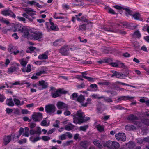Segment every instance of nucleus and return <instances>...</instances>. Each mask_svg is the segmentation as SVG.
<instances>
[{
	"mask_svg": "<svg viewBox=\"0 0 149 149\" xmlns=\"http://www.w3.org/2000/svg\"><path fill=\"white\" fill-rule=\"evenodd\" d=\"M71 115L73 117V122L75 124L81 125L90 119L89 117H85L84 113L81 110L78 111L76 113L72 114Z\"/></svg>",
	"mask_w": 149,
	"mask_h": 149,
	"instance_id": "obj_1",
	"label": "nucleus"
},
{
	"mask_svg": "<svg viewBox=\"0 0 149 149\" xmlns=\"http://www.w3.org/2000/svg\"><path fill=\"white\" fill-rule=\"evenodd\" d=\"M45 109L47 114L50 115H54L56 108L54 105L51 104L46 105Z\"/></svg>",
	"mask_w": 149,
	"mask_h": 149,
	"instance_id": "obj_2",
	"label": "nucleus"
},
{
	"mask_svg": "<svg viewBox=\"0 0 149 149\" xmlns=\"http://www.w3.org/2000/svg\"><path fill=\"white\" fill-rule=\"evenodd\" d=\"M30 38L33 40H39L42 36V34L41 32H36L31 33Z\"/></svg>",
	"mask_w": 149,
	"mask_h": 149,
	"instance_id": "obj_3",
	"label": "nucleus"
},
{
	"mask_svg": "<svg viewBox=\"0 0 149 149\" xmlns=\"http://www.w3.org/2000/svg\"><path fill=\"white\" fill-rule=\"evenodd\" d=\"M70 50H72V48L67 45L61 47L59 50V52L63 55L68 56L69 54Z\"/></svg>",
	"mask_w": 149,
	"mask_h": 149,
	"instance_id": "obj_4",
	"label": "nucleus"
},
{
	"mask_svg": "<svg viewBox=\"0 0 149 149\" xmlns=\"http://www.w3.org/2000/svg\"><path fill=\"white\" fill-rule=\"evenodd\" d=\"M38 89L40 90H42L47 88L48 86L47 82H45L44 80L40 81L38 83Z\"/></svg>",
	"mask_w": 149,
	"mask_h": 149,
	"instance_id": "obj_5",
	"label": "nucleus"
},
{
	"mask_svg": "<svg viewBox=\"0 0 149 149\" xmlns=\"http://www.w3.org/2000/svg\"><path fill=\"white\" fill-rule=\"evenodd\" d=\"M115 137L118 141H125L126 139V136L124 133H118L115 135Z\"/></svg>",
	"mask_w": 149,
	"mask_h": 149,
	"instance_id": "obj_6",
	"label": "nucleus"
},
{
	"mask_svg": "<svg viewBox=\"0 0 149 149\" xmlns=\"http://www.w3.org/2000/svg\"><path fill=\"white\" fill-rule=\"evenodd\" d=\"M32 118L35 122H39L43 118L42 113L40 112L36 113L32 115Z\"/></svg>",
	"mask_w": 149,
	"mask_h": 149,
	"instance_id": "obj_7",
	"label": "nucleus"
},
{
	"mask_svg": "<svg viewBox=\"0 0 149 149\" xmlns=\"http://www.w3.org/2000/svg\"><path fill=\"white\" fill-rule=\"evenodd\" d=\"M41 133V129L39 127H37L36 130L33 129H31L29 130V134L31 135H34L35 134H36L37 135L39 136Z\"/></svg>",
	"mask_w": 149,
	"mask_h": 149,
	"instance_id": "obj_8",
	"label": "nucleus"
},
{
	"mask_svg": "<svg viewBox=\"0 0 149 149\" xmlns=\"http://www.w3.org/2000/svg\"><path fill=\"white\" fill-rule=\"evenodd\" d=\"M127 119L132 123H134L135 122L136 120H138L139 118L135 115L130 114L127 116Z\"/></svg>",
	"mask_w": 149,
	"mask_h": 149,
	"instance_id": "obj_9",
	"label": "nucleus"
},
{
	"mask_svg": "<svg viewBox=\"0 0 149 149\" xmlns=\"http://www.w3.org/2000/svg\"><path fill=\"white\" fill-rule=\"evenodd\" d=\"M134 98V97L129 95L123 96L118 98L117 100L118 102L120 101L121 100H124L125 101L127 100L130 101L131 100H133Z\"/></svg>",
	"mask_w": 149,
	"mask_h": 149,
	"instance_id": "obj_10",
	"label": "nucleus"
},
{
	"mask_svg": "<svg viewBox=\"0 0 149 149\" xmlns=\"http://www.w3.org/2000/svg\"><path fill=\"white\" fill-rule=\"evenodd\" d=\"M48 53V51H46L44 53L40 54L38 57V59L40 60L47 59Z\"/></svg>",
	"mask_w": 149,
	"mask_h": 149,
	"instance_id": "obj_11",
	"label": "nucleus"
},
{
	"mask_svg": "<svg viewBox=\"0 0 149 149\" xmlns=\"http://www.w3.org/2000/svg\"><path fill=\"white\" fill-rule=\"evenodd\" d=\"M18 47L16 46L13 45L12 44H10L8 46V51L10 54H13V52L17 50Z\"/></svg>",
	"mask_w": 149,
	"mask_h": 149,
	"instance_id": "obj_12",
	"label": "nucleus"
},
{
	"mask_svg": "<svg viewBox=\"0 0 149 149\" xmlns=\"http://www.w3.org/2000/svg\"><path fill=\"white\" fill-rule=\"evenodd\" d=\"M97 109L99 113H102L105 109V106L104 104L99 103Z\"/></svg>",
	"mask_w": 149,
	"mask_h": 149,
	"instance_id": "obj_13",
	"label": "nucleus"
},
{
	"mask_svg": "<svg viewBox=\"0 0 149 149\" xmlns=\"http://www.w3.org/2000/svg\"><path fill=\"white\" fill-rule=\"evenodd\" d=\"M14 28L15 29L14 30V32H16L18 31H19L22 32L24 28V26L21 24H19L15 25Z\"/></svg>",
	"mask_w": 149,
	"mask_h": 149,
	"instance_id": "obj_14",
	"label": "nucleus"
},
{
	"mask_svg": "<svg viewBox=\"0 0 149 149\" xmlns=\"http://www.w3.org/2000/svg\"><path fill=\"white\" fill-rule=\"evenodd\" d=\"M12 139L11 135L5 136L3 138L4 143L5 145H7Z\"/></svg>",
	"mask_w": 149,
	"mask_h": 149,
	"instance_id": "obj_15",
	"label": "nucleus"
},
{
	"mask_svg": "<svg viewBox=\"0 0 149 149\" xmlns=\"http://www.w3.org/2000/svg\"><path fill=\"white\" fill-rule=\"evenodd\" d=\"M112 141H109L104 142L103 145L104 147H107L109 149H112Z\"/></svg>",
	"mask_w": 149,
	"mask_h": 149,
	"instance_id": "obj_16",
	"label": "nucleus"
},
{
	"mask_svg": "<svg viewBox=\"0 0 149 149\" xmlns=\"http://www.w3.org/2000/svg\"><path fill=\"white\" fill-rule=\"evenodd\" d=\"M63 42V40L62 39H58L53 42V45L55 46H59L61 45Z\"/></svg>",
	"mask_w": 149,
	"mask_h": 149,
	"instance_id": "obj_17",
	"label": "nucleus"
},
{
	"mask_svg": "<svg viewBox=\"0 0 149 149\" xmlns=\"http://www.w3.org/2000/svg\"><path fill=\"white\" fill-rule=\"evenodd\" d=\"M18 68L16 66H11L8 68V73L10 74L18 70Z\"/></svg>",
	"mask_w": 149,
	"mask_h": 149,
	"instance_id": "obj_18",
	"label": "nucleus"
},
{
	"mask_svg": "<svg viewBox=\"0 0 149 149\" xmlns=\"http://www.w3.org/2000/svg\"><path fill=\"white\" fill-rule=\"evenodd\" d=\"M6 103L7 105L9 106L13 107L14 105V103L11 98L7 99L6 100Z\"/></svg>",
	"mask_w": 149,
	"mask_h": 149,
	"instance_id": "obj_19",
	"label": "nucleus"
},
{
	"mask_svg": "<svg viewBox=\"0 0 149 149\" xmlns=\"http://www.w3.org/2000/svg\"><path fill=\"white\" fill-rule=\"evenodd\" d=\"M107 12L109 14L112 15H115L116 13L111 8L109 7L108 6H106L104 8Z\"/></svg>",
	"mask_w": 149,
	"mask_h": 149,
	"instance_id": "obj_20",
	"label": "nucleus"
},
{
	"mask_svg": "<svg viewBox=\"0 0 149 149\" xmlns=\"http://www.w3.org/2000/svg\"><path fill=\"white\" fill-rule=\"evenodd\" d=\"M22 32L23 33V35L25 37H27L30 38V34L31 33H29V31L26 28H24Z\"/></svg>",
	"mask_w": 149,
	"mask_h": 149,
	"instance_id": "obj_21",
	"label": "nucleus"
},
{
	"mask_svg": "<svg viewBox=\"0 0 149 149\" xmlns=\"http://www.w3.org/2000/svg\"><path fill=\"white\" fill-rule=\"evenodd\" d=\"M112 149H118L120 146V144L118 142L115 141H112Z\"/></svg>",
	"mask_w": 149,
	"mask_h": 149,
	"instance_id": "obj_22",
	"label": "nucleus"
},
{
	"mask_svg": "<svg viewBox=\"0 0 149 149\" xmlns=\"http://www.w3.org/2000/svg\"><path fill=\"white\" fill-rule=\"evenodd\" d=\"M134 25L133 23L127 22H125L122 24L123 26L129 27H135V26H134Z\"/></svg>",
	"mask_w": 149,
	"mask_h": 149,
	"instance_id": "obj_23",
	"label": "nucleus"
},
{
	"mask_svg": "<svg viewBox=\"0 0 149 149\" xmlns=\"http://www.w3.org/2000/svg\"><path fill=\"white\" fill-rule=\"evenodd\" d=\"M132 16L136 20H141L140 19L141 15L139 13L135 12L134 14H132Z\"/></svg>",
	"mask_w": 149,
	"mask_h": 149,
	"instance_id": "obj_24",
	"label": "nucleus"
},
{
	"mask_svg": "<svg viewBox=\"0 0 149 149\" xmlns=\"http://www.w3.org/2000/svg\"><path fill=\"white\" fill-rule=\"evenodd\" d=\"M125 129L128 131L133 130L135 129L134 126L132 125L128 124L125 126Z\"/></svg>",
	"mask_w": 149,
	"mask_h": 149,
	"instance_id": "obj_25",
	"label": "nucleus"
},
{
	"mask_svg": "<svg viewBox=\"0 0 149 149\" xmlns=\"http://www.w3.org/2000/svg\"><path fill=\"white\" fill-rule=\"evenodd\" d=\"M143 124L147 126H149V119L143 118L141 119V121Z\"/></svg>",
	"mask_w": 149,
	"mask_h": 149,
	"instance_id": "obj_26",
	"label": "nucleus"
},
{
	"mask_svg": "<svg viewBox=\"0 0 149 149\" xmlns=\"http://www.w3.org/2000/svg\"><path fill=\"white\" fill-rule=\"evenodd\" d=\"M95 128L100 132H102L104 130V127L103 125H101L100 124L96 125Z\"/></svg>",
	"mask_w": 149,
	"mask_h": 149,
	"instance_id": "obj_27",
	"label": "nucleus"
},
{
	"mask_svg": "<svg viewBox=\"0 0 149 149\" xmlns=\"http://www.w3.org/2000/svg\"><path fill=\"white\" fill-rule=\"evenodd\" d=\"M85 99L83 95H81L78 96L76 100L78 102L83 103H84L83 102Z\"/></svg>",
	"mask_w": 149,
	"mask_h": 149,
	"instance_id": "obj_28",
	"label": "nucleus"
},
{
	"mask_svg": "<svg viewBox=\"0 0 149 149\" xmlns=\"http://www.w3.org/2000/svg\"><path fill=\"white\" fill-rule=\"evenodd\" d=\"M99 98L103 99L106 102L108 103L112 102L113 101L111 98L107 97H104V96H102L100 97Z\"/></svg>",
	"mask_w": 149,
	"mask_h": 149,
	"instance_id": "obj_29",
	"label": "nucleus"
},
{
	"mask_svg": "<svg viewBox=\"0 0 149 149\" xmlns=\"http://www.w3.org/2000/svg\"><path fill=\"white\" fill-rule=\"evenodd\" d=\"M133 36L135 37L136 38H138L139 39L141 37V33L140 32V31L138 30H137L136 31H135L134 32L133 35Z\"/></svg>",
	"mask_w": 149,
	"mask_h": 149,
	"instance_id": "obj_30",
	"label": "nucleus"
},
{
	"mask_svg": "<svg viewBox=\"0 0 149 149\" xmlns=\"http://www.w3.org/2000/svg\"><path fill=\"white\" fill-rule=\"evenodd\" d=\"M94 144L97 146L99 148H102V144L99 140H95L93 141Z\"/></svg>",
	"mask_w": 149,
	"mask_h": 149,
	"instance_id": "obj_31",
	"label": "nucleus"
},
{
	"mask_svg": "<svg viewBox=\"0 0 149 149\" xmlns=\"http://www.w3.org/2000/svg\"><path fill=\"white\" fill-rule=\"evenodd\" d=\"M128 147L129 148H133L135 146L134 142L132 141H130L127 144Z\"/></svg>",
	"mask_w": 149,
	"mask_h": 149,
	"instance_id": "obj_32",
	"label": "nucleus"
},
{
	"mask_svg": "<svg viewBox=\"0 0 149 149\" xmlns=\"http://www.w3.org/2000/svg\"><path fill=\"white\" fill-rule=\"evenodd\" d=\"M73 2L76 3L75 5L77 6H81L84 4V3L81 0H74Z\"/></svg>",
	"mask_w": 149,
	"mask_h": 149,
	"instance_id": "obj_33",
	"label": "nucleus"
},
{
	"mask_svg": "<svg viewBox=\"0 0 149 149\" xmlns=\"http://www.w3.org/2000/svg\"><path fill=\"white\" fill-rule=\"evenodd\" d=\"M123 10H125L126 11V12L125 13V14L127 16H128V15H132V12L131 10L127 8H124Z\"/></svg>",
	"mask_w": 149,
	"mask_h": 149,
	"instance_id": "obj_34",
	"label": "nucleus"
},
{
	"mask_svg": "<svg viewBox=\"0 0 149 149\" xmlns=\"http://www.w3.org/2000/svg\"><path fill=\"white\" fill-rule=\"evenodd\" d=\"M92 101L91 99V98H88L87 99V102L85 103H83L81 104V105L83 107H86L88 105L91 103V101Z\"/></svg>",
	"mask_w": 149,
	"mask_h": 149,
	"instance_id": "obj_35",
	"label": "nucleus"
},
{
	"mask_svg": "<svg viewBox=\"0 0 149 149\" xmlns=\"http://www.w3.org/2000/svg\"><path fill=\"white\" fill-rule=\"evenodd\" d=\"M41 139L39 137H36L33 138V136L30 137L29 138L30 140L33 143H35L36 142L40 140Z\"/></svg>",
	"mask_w": 149,
	"mask_h": 149,
	"instance_id": "obj_36",
	"label": "nucleus"
},
{
	"mask_svg": "<svg viewBox=\"0 0 149 149\" xmlns=\"http://www.w3.org/2000/svg\"><path fill=\"white\" fill-rule=\"evenodd\" d=\"M0 22L3 23L5 24L8 25L10 24L9 22L6 20L5 18L2 17H0Z\"/></svg>",
	"mask_w": 149,
	"mask_h": 149,
	"instance_id": "obj_37",
	"label": "nucleus"
},
{
	"mask_svg": "<svg viewBox=\"0 0 149 149\" xmlns=\"http://www.w3.org/2000/svg\"><path fill=\"white\" fill-rule=\"evenodd\" d=\"M78 97V93H73L70 96V98L74 100H77Z\"/></svg>",
	"mask_w": 149,
	"mask_h": 149,
	"instance_id": "obj_38",
	"label": "nucleus"
},
{
	"mask_svg": "<svg viewBox=\"0 0 149 149\" xmlns=\"http://www.w3.org/2000/svg\"><path fill=\"white\" fill-rule=\"evenodd\" d=\"M57 92H58L59 94H65L67 93V91L64 90L63 89H58L57 90Z\"/></svg>",
	"mask_w": 149,
	"mask_h": 149,
	"instance_id": "obj_39",
	"label": "nucleus"
},
{
	"mask_svg": "<svg viewBox=\"0 0 149 149\" xmlns=\"http://www.w3.org/2000/svg\"><path fill=\"white\" fill-rule=\"evenodd\" d=\"M81 146L83 148H86L87 147V142L85 141H82L80 143Z\"/></svg>",
	"mask_w": 149,
	"mask_h": 149,
	"instance_id": "obj_40",
	"label": "nucleus"
},
{
	"mask_svg": "<svg viewBox=\"0 0 149 149\" xmlns=\"http://www.w3.org/2000/svg\"><path fill=\"white\" fill-rule=\"evenodd\" d=\"M102 51L104 53L108 54L109 53V48L107 47H104L101 49Z\"/></svg>",
	"mask_w": 149,
	"mask_h": 149,
	"instance_id": "obj_41",
	"label": "nucleus"
},
{
	"mask_svg": "<svg viewBox=\"0 0 149 149\" xmlns=\"http://www.w3.org/2000/svg\"><path fill=\"white\" fill-rule=\"evenodd\" d=\"M61 95L60 94H59L58 92H57V91L55 92V93H51V96L52 97L54 98H55L57 97H58L60 96Z\"/></svg>",
	"mask_w": 149,
	"mask_h": 149,
	"instance_id": "obj_42",
	"label": "nucleus"
},
{
	"mask_svg": "<svg viewBox=\"0 0 149 149\" xmlns=\"http://www.w3.org/2000/svg\"><path fill=\"white\" fill-rule=\"evenodd\" d=\"M1 14L5 16H8L10 15V13L8 10H4L1 11Z\"/></svg>",
	"mask_w": 149,
	"mask_h": 149,
	"instance_id": "obj_43",
	"label": "nucleus"
},
{
	"mask_svg": "<svg viewBox=\"0 0 149 149\" xmlns=\"http://www.w3.org/2000/svg\"><path fill=\"white\" fill-rule=\"evenodd\" d=\"M46 73V71L44 70H42L39 71L38 72H36V75L37 76H39L41 74Z\"/></svg>",
	"mask_w": 149,
	"mask_h": 149,
	"instance_id": "obj_44",
	"label": "nucleus"
},
{
	"mask_svg": "<svg viewBox=\"0 0 149 149\" xmlns=\"http://www.w3.org/2000/svg\"><path fill=\"white\" fill-rule=\"evenodd\" d=\"M20 63L22 66L25 68L27 63V62L25 61L24 59H23L21 60Z\"/></svg>",
	"mask_w": 149,
	"mask_h": 149,
	"instance_id": "obj_45",
	"label": "nucleus"
},
{
	"mask_svg": "<svg viewBox=\"0 0 149 149\" xmlns=\"http://www.w3.org/2000/svg\"><path fill=\"white\" fill-rule=\"evenodd\" d=\"M88 125H86L83 126H81L80 127V130L83 131H85L86 129L88 128Z\"/></svg>",
	"mask_w": 149,
	"mask_h": 149,
	"instance_id": "obj_46",
	"label": "nucleus"
},
{
	"mask_svg": "<svg viewBox=\"0 0 149 149\" xmlns=\"http://www.w3.org/2000/svg\"><path fill=\"white\" fill-rule=\"evenodd\" d=\"M13 101L16 105L18 106L20 105V101L18 99L15 98L13 99Z\"/></svg>",
	"mask_w": 149,
	"mask_h": 149,
	"instance_id": "obj_47",
	"label": "nucleus"
},
{
	"mask_svg": "<svg viewBox=\"0 0 149 149\" xmlns=\"http://www.w3.org/2000/svg\"><path fill=\"white\" fill-rule=\"evenodd\" d=\"M73 141L72 140L67 141L65 143H64V146H66L71 145L73 143Z\"/></svg>",
	"mask_w": 149,
	"mask_h": 149,
	"instance_id": "obj_48",
	"label": "nucleus"
},
{
	"mask_svg": "<svg viewBox=\"0 0 149 149\" xmlns=\"http://www.w3.org/2000/svg\"><path fill=\"white\" fill-rule=\"evenodd\" d=\"M86 25L85 24H83L79 25V29L80 30L83 31L86 29Z\"/></svg>",
	"mask_w": 149,
	"mask_h": 149,
	"instance_id": "obj_49",
	"label": "nucleus"
},
{
	"mask_svg": "<svg viewBox=\"0 0 149 149\" xmlns=\"http://www.w3.org/2000/svg\"><path fill=\"white\" fill-rule=\"evenodd\" d=\"M50 29L54 31H57L59 29L58 27L55 26V25H52L50 27Z\"/></svg>",
	"mask_w": 149,
	"mask_h": 149,
	"instance_id": "obj_50",
	"label": "nucleus"
},
{
	"mask_svg": "<svg viewBox=\"0 0 149 149\" xmlns=\"http://www.w3.org/2000/svg\"><path fill=\"white\" fill-rule=\"evenodd\" d=\"M63 102H58L57 104V106L58 109H62V106Z\"/></svg>",
	"mask_w": 149,
	"mask_h": 149,
	"instance_id": "obj_51",
	"label": "nucleus"
},
{
	"mask_svg": "<svg viewBox=\"0 0 149 149\" xmlns=\"http://www.w3.org/2000/svg\"><path fill=\"white\" fill-rule=\"evenodd\" d=\"M51 25V26H52V25H54V22H51L50 23L48 22H46L45 23V25L46 26V28L47 29H49V24Z\"/></svg>",
	"mask_w": 149,
	"mask_h": 149,
	"instance_id": "obj_52",
	"label": "nucleus"
},
{
	"mask_svg": "<svg viewBox=\"0 0 149 149\" xmlns=\"http://www.w3.org/2000/svg\"><path fill=\"white\" fill-rule=\"evenodd\" d=\"M114 108L116 109L122 110L124 109V107L120 105H116L114 107Z\"/></svg>",
	"mask_w": 149,
	"mask_h": 149,
	"instance_id": "obj_53",
	"label": "nucleus"
},
{
	"mask_svg": "<svg viewBox=\"0 0 149 149\" xmlns=\"http://www.w3.org/2000/svg\"><path fill=\"white\" fill-rule=\"evenodd\" d=\"M103 85L105 86L113 85V84L112 83L109 82V81L105 80L104 82H103Z\"/></svg>",
	"mask_w": 149,
	"mask_h": 149,
	"instance_id": "obj_54",
	"label": "nucleus"
},
{
	"mask_svg": "<svg viewBox=\"0 0 149 149\" xmlns=\"http://www.w3.org/2000/svg\"><path fill=\"white\" fill-rule=\"evenodd\" d=\"M66 138V135L65 134H61L59 136V139L61 140H65Z\"/></svg>",
	"mask_w": 149,
	"mask_h": 149,
	"instance_id": "obj_55",
	"label": "nucleus"
},
{
	"mask_svg": "<svg viewBox=\"0 0 149 149\" xmlns=\"http://www.w3.org/2000/svg\"><path fill=\"white\" fill-rule=\"evenodd\" d=\"M26 142V138H24L22 139L19 140L18 141V143L20 144H22L23 143H25Z\"/></svg>",
	"mask_w": 149,
	"mask_h": 149,
	"instance_id": "obj_56",
	"label": "nucleus"
},
{
	"mask_svg": "<svg viewBox=\"0 0 149 149\" xmlns=\"http://www.w3.org/2000/svg\"><path fill=\"white\" fill-rule=\"evenodd\" d=\"M110 117V116L109 115L104 116V117L102 118V120L106 121L108 120L109 118Z\"/></svg>",
	"mask_w": 149,
	"mask_h": 149,
	"instance_id": "obj_57",
	"label": "nucleus"
},
{
	"mask_svg": "<svg viewBox=\"0 0 149 149\" xmlns=\"http://www.w3.org/2000/svg\"><path fill=\"white\" fill-rule=\"evenodd\" d=\"M6 99V97L4 95L0 94V102H3Z\"/></svg>",
	"mask_w": 149,
	"mask_h": 149,
	"instance_id": "obj_58",
	"label": "nucleus"
},
{
	"mask_svg": "<svg viewBox=\"0 0 149 149\" xmlns=\"http://www.w3.org/2000/svg\"><path fill=\"white\" fill-rule=\"evenodd\" d=\"M36 124L35 123L32 122L29 124V127L31 129L33 128L36 126Z\"/></svg>",
	"mask_w": 149,
	"mask_h": 149,
	"instance_id": "obj_59",
	"label": "nucleus"
},
{
	"mask_svg": "<svg viewBox=\"0 0 149 149\" xmlns=\"http://www.w3.org/2000/svg\"><path fill=\"white\" fill-rule=\"evenodd\" d=\"M84 78L87 79L89 81L93 82L94 81V79L92 77L87 76H84Z\"/></svg>",
	"mask_w": 149,
	"mask_h": 149,
	"instance_id": "obj_60",
	"label": "nucleus"
},
{
	"mask_svg": "<svg viewBox=\"0 0 149 149\" xmlns=\"http://www.w3.org/2000/svg\"><path fill=\"white\" fill-rule=\"evenodd\" d=\"M72 128L73 127L68 125H66L65 127V130L67 131H70L71 130Z\"/></svg>",
	"mask_w": 149,
	"mask_h": 149,
	"instance_id": "obj_61",
	"label": "nucleus"
},
{
	"mask_svg": "<svg viewBox=\"0 0 149 149\" xmlns=\"http://www.w3.org/2000/svg\"><path fill=\"white\" fill-rule=\"evenodd\" d=\"M122 56L125 58H128L131 56V55L127 52L123 53Z\"/></svg>",
	"mask_w": 149,
	"mask_h": 149,
	"instance_id": "obj_62",
	"label": "nucleus"
},
{
	"mask_svg": "<svg viewBox=\"0 0 149 149\" xmlns=\"http://www.w3.org/2000/svg\"><path fill=\"white\" fill-rule=\"evenodd\" d=\"M114 8L118 10H124V7H122L118 5H116L113 6Z\"/></svg>",
	"mask_w": 149,
	"mask_h": 149,
	"instance_id": "obj_63",
	"label": "nucleus"
},
{
	"mask_svg": "<svg viewBox=\"0 0 149 149\" xmlns=\"http://www.w3.org/2000/svg\"><path fill=\"white\" fill-rule=\"evenodd\" d=\"M78 39L82 43H86L87 42V40L86 39H84L83 38H81L79 36L78 38Z\"/></svg>",
	"mask_w": 149,
	"mask_h": 149,
	"instance_id": "obj_64",
	"label": "nucleus"
}]
</instances>
